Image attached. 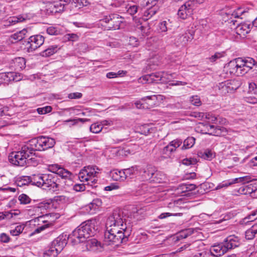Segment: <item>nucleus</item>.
<instances>
[{
    "label": "nucleus",
    "instance_id": "nucleus-6",
    "mask_svg": "<svg viewBox=\"0 0 257 257\" xmlns=\"http://www.w3.org/2000/svg\"><path fill=\"white\" fill-rule=\"evenodd\" d=\"M37 151H43L53 148L56 142L52 138L46 136H39L32 139Z\"/></svg>",
    "mask_w": 257,
    "mask_h": 257
},
{
    "label": "nucleus",
    "instance_id": "nucleus-43",
    "mask_svg": "<svg viewBox=\"0 0 257 257\" xmlns=\"http://www.w3.org/2000/svg\"><path fill=\"white\" fill-rule=\"evenodd\" d=\"M102 129V125L96 123H93L90 126V131L94 134H97L101 131Z\"/></svg>",
    "mask_w": 257,
    "mask_h": 257
},
{
    "label": "nucleus",
    "instance_id": "nucleus-16",
    "mask_svg": "<svg viewBox=\"0 0 257 257\" xmlns=\"http://www.w3.org/2000/svg\"><path fill=\"white\" fill-rule=\"evenodd\" d=\"M71 2V0H59L54 2L51 7L53 8V11L60 13L64 10L65 7Z\"/></svg>",
    "mask_w": 257,
    "mask_h": 257
},
{
    "label": "nucleus",
    "instance_id": "nucleus-25",
    "mask_svg": "<svg viewBox=\"0 0 257 257\" xmlns=\"http://www.w3.org/2000/svg\"><path fill=\"white\" fill-rule=\"evenodd\" d=\"M244 177H239L233 179L232 180H228L225 182H223L222 183L218 185L217 187V188H222L223 187H227L229 185L238 182H242L244 181Z\"/></svg>",
    "mask_w": 257,
    "mask_h": 257
},
{
    "label": "nucleus",
    "instance_id": "nucleus-15",
    "mask_svg": "<svg viewBox=\"0 0 257 257\" xmlns=\"http://www.w3.org/2000/svg\"><path fill=\"white\" fill-rule=\"evenodd\" d=\"M224 245L223 242L214 245L211 247L209 252L212 256H220L227 252Z\"/></svg>",
    "mask_w": 257,
    "mask_h": 257
},
{
    "label": "nucleus",
    "instance_id": "nucleus-48",
    "mask_svg": "<svg viewBox=\"0 0 257 257\" xmlns=\"http://www.w3.org/2000/svg\"><path fill=\"white\" fill-rule=\"evenodd\" d=\"M256 215H257L256 211V210L252 212L251 214H250L249 215H247L246 217L244 218L243 219V221L245 223H246L248 222L253 221L256 219V218H255L254 216H256ZM256 218H257V217H256Z\"/></svg>",
    "mask_w": 257,
    "mask_h": 257
},
{
    "label": "nucleus",
    "instance_id": "nucleus-10",
    "mask_svg": "<svg viewBox=\"0 0 257 257\" xmlns=\"http://www.w3.org/2000/svg\"><path fill=\"white\" fill-rule=\"evenodd\" d=\"M139 175L142 177L143 181H157L158 179H155L158 175V173L155 170V168L151 166H147L145 168L139 169Z\"/></svg>",
    "mask_w": 257,
    "mask_h": 257
},
{
    "label": "nucleus",
    "instance_id": "nucleus-40",
    "mask_svg": "<svg viewBox=\"0 0 257 257\" xmlns=\"http://www.w3.org/2000/svg\"><path fill=\"white\" fill-rule=\"evenodd\" d=\"M183 5L184 6V8H186L192 14L194 9L196 7L193 0H188Z\"/></svg>",
    "mask_w": 257,
    "mask_h": 257
},
{
    "label": "nucleus",
    "instance_id": "nucleus-41",
    "mask_svg": "<svg viewBox=\"0 0 257 257\" xmlns=\"http://www.w3.org/2000/svg\"><path fill=\"white\" fill-rule=\"evenodd\" d=\"M182 143V141L181 139H176L169 144V146L171 147L172 149H173L174 152H175L177 148L179 147L181 145Z\"/></svg>",
    "mask_w": 257,
    "mask_h": 257
},
{
    "label": "nucleus",
    "instance_id": "nucleus-54",
    "mask_svg": "<svg viewBox=\"0 0 257 257\" xmlns=\"http://www.w3.org/2000/svg\"><path fill=\"white\" fill-rule=\"evenodd\" d=\"M182 214H183L182 213H169V212H166V213H163L161 214L159 216V218L160 219H164V218H166L167 217H169V216H182Z\"/></svg>",
    "mask_w": 257,
    "mask_h": 257
},
{
    "label": "nucleus",
    "instance_id": "nucleus-13",
    "mask_svg": "<svg viewBox=\"0 0 257 257\" xmlns=\"http://www.w3.org/2000/svg\"><path fill=\"white\" fill-rule=\"evenodd\" d=\"M67 243L66 240V235L63 234L59 235L52 242L51 245L54 248L60 252Z\"/></svg>",
    "mask_w": 257,
    "mask_h": 257
},
{
    "label": "nucleus",
    "instance_id": "nucleus-31",
    "mask_svg": "<svg viewBox=\"0 0 257 257\" xmlns=\"http://www.w3.org/2000/svg\"><path fill=\"white\" fill-rule=\"evenodd\" d=\"M158 10V6H151L144 12V16L147 18V19H150L156 14Z\"/></svg>",
    "mask_w": 257,
    "mask_h": 257
},
{
    "label": "nucleus",
    "instance_id": "nucleus-7",
    "mask_svg": "<svg viewBox=\"0 0 257 257\" xmlns=\"http://www.w3.org/2000/svg\"><path fill=\"white\" fill-rule=\"evenodd\" d=\"M107 228H116L123 230H127L126 224H124L121 214L117 211H114L107 218L106 222Z\"/></svg>",
    "mask_w": 257,
    "mask_h": 257
},
{
    "label": "nucleus",
    "instance_id": "nucleus-5",
    "mask_svg": "<svg viewBox=\"0 0 257 257\" xmlns=\"http://www.w3.org/2000/svg\"><path fill=\"white\" fill-rule=\"evenodd\" d=\"M171 76V74L169 75L164 72H157L143 76L140 80L143 83H166Z\"/></svg>",
    "mask_w": 257,
    "mask_h": 257
},
{
    "label": "nucleus",
    "instance_id": "nucleus-58",
    "mask_svg": "<svg viewBox=\"0 0 257 257\" xmlns=\"http://www.w3.org/2000/svg\"><path fill=\"white\" fill-rule=\"evenodd\" d=\"M85 189V184H76L73 186V189L77 192L84 191Z\"/></svg>",
    "mask_w": 257,
    "mask_h": 257
},
{
    "label": "nucleus",
    "instance_id": "nucleus-14",
    "mask_svg": "<svg viewBox=\"0 0 257 257\" xmlns=\"http://www.w3.org/2000/svg\"><path fill=\"white\" fill-rule=\"evenodd\" d=\"M237 82V81L235 80H227L219 83L218 87L219 89H223V91L229 92L236 90L239 87L238 83H237V85H236Z\"/></svg>",
    "mask_w": 257,
    "mask_h": 257
},
{
    "label": "nucleus",
    "instance_id": "nucleus-64",
    "mask_svg": "<svg viewBox=\"0 0 257 257\" xmlns=\"http://www.w3.org/2000/svg\"><path fill=\"white\" fill-rule=\"evenodd\" d=\"M167 23L166 21H164L159 24L160 30L162 32H165L167 31Z\"/></svg>",
    "mask_w": 257,
    "mask_h": 257
},
{
    "label": "nucleus",
    "instance_id": "nucleus-62",
    "mask_svg": "<svg viewBox=\"0 0 257 257\" xmlns=\"http://www.w3.org/2000/svg\"><path fill=\"white\" fill-rule=\"evenodd\" d=\"M253 186L252 184L245 185V189L246 190L245 193L246 194H251L253 192H255L256 190L255 189H253Z\"/></svg>",
    "mask_w": 257,
    "mask_h": 257
},
{
    "label": "nucleus",
    "instance_id": "nucleus-1",
    "mask_svg": "<svg viewBox=\"0 0 257 257\" xmlns=\"http://www.w3.org/2000/svg\"><path fill=\"white\" fill-rule=\"evenodd\" d=\"M37 151L32 140H30L23 146L20 151L12 152L9 156V160L12 164L18 166H24L29 160H32L33 156Z\"/></svg>",
    "mask_w": 257,
    "mask_h": 257
},
{
    "label": "nucleus",
    "instance_id": "nucleus-33",
    "mask_svg": "<svg viewBox=\"0 0 257 257\" xmlns=\"http://www.w3.org/2000/svg\"><path fill=\"white\" fill-rule=\"evenodd\" d=\"M199 156L207 160H211L215 157V155L209 150H206L203 152H200Z\"/></svg>",
    "mask_w": 257,
    "mask_h": 257
},
{
    "label": "nucleus",
    "instance_id": "nucleus-51",
    "mask_svg": "<svg viewBox=\"0 0 257 257\" xmlns=\"http://www.w3.org/2000/svg\"><path fill=\"white\" fill-rule=\"evenodd\" d=\"M197 161L196 159L190 158L184 159L182 160V164L185 165H196Z\"/></svg>",
    "mask_w": 257,
    "mask_h": 257
},
{
    "label": "nucleus",
    "instance_id": "nucleus-52",
    "mask_svg": "<svg viewBox=\"0 0 257 257\" xmlns=\"http://www.w3.org/2000/svg\"><path fill=\"white\" fill-rule=\"evenodd\" d=\"M71 175V173L70 171L65 169L63 168H61V169L59 170V174L58 175H59L62 178H67L69 177Z\"/></svg>",
    "mask_w": 257,
    "mask_h": 257
},
{
    "label": "nucleus",
    "instance_id": "nucleus-56",
    "mask_svg": "<svg viewBox=\"0 0 257 257\" xmlns=\"http://www.w3.org/2000/svg\"><path fill=\"white\" fill-rule=\"evenodd\" d=\"M190 100L191 103L195 106H199L201 104L199 97L197 95L192 96Z\"/></svg>",
    "mask_w": 257,
    "mask_h": 257
},
{
    "label": "nucleus",
    "instance_id": "nucleus-27",
    "mask_svg": "<svg viewBox=\"0 0 257 257\" xmlns=\"http://www.w3.org/2000/svg\"><path fill=\"white\" fill-rule=\"evenodd\" d=\"M192 15V14L186 8H184L183 5L180 7L178 11V16L183 20L186 19L188 17L191 16Z\"/></svg>",
    "mask_w": 257,
    "mask_h": 257
},
{
    "label": "nucleus",
    "instance_id": "nucleus-30",
    "mask_svg": "<svg viewBox=\"0 0 257 257\" xmlns=\"http://www.w3.org/2000/svg\"><path fill=\"white\" fill-rule=\"evenodd\" d=\"M14 62L17 69L22 70L25 68L26 60L23 57L16 58L14 60Z\"/></svg>",
    "mask_w": 257,
    "mask_h": 257
},
{
    "label": "nucleus",
    "instance_id": "nucleus-20",
    "mask_svg": "<svg viewBox=\"0 0 257 257\" xmlns=\"http://www.w3.org/2000/svg\"><path fill=\"white\" fill-rule=\"evenodd\" d=\"M252 25L246 23L238 25L236 28V34L240 36H244L250 31Z\"/></svg>",
    "mask_w": 257,
    "mask_h": 257
},
{
    "label": "nucleus",
    "instance_id": "nucleus-8",
    "mask_svg": "<svg viewBox=\"0 0 257 257\" xmlns=\"http://www.w3.org/2000/svg\"><path fill=\"white\" fill-rule=\"evenodd\" d=\"M44 183L43 184L42 188L43 189H49L55 192L58 190L59 186L58 183L59 179L58 176L55 174H44L43 178Z\"/></svg>",
    "mask_w": 257,
    "mask_h": 257
},
{
    "label": "nucleus",
    "instance_id": "nucleus-47",
    "mask_svg": "<svg viewBox=\"0 0 257 257\" xmlns=\"http://www.w3.org/2000/svg\"><path fill=\"white\" fill-rule=\"evenodd\" d=\"M224 56V52H216L213 55L208 58V60L210 62H214L218 59Z\"/></svg>",
    "mask_w": 257,
    "mask_h": 257
},
{
    "label": "nucleus",
    "instance_id": "nucleus-17",
    "mask_svg": "<svg viewBox=\"0 0 257 257\" xmlns=\"http://www.w3.org/2000/svg\"><path fill=\"white\" fill-rule=\"evenodd\" d=\"M209 128H208V130L210 132L209 133V135L215 136H220L224 135L227 133L226 129L223 126H215L213 125H209Z\"/></svg>",
    "mask_w": 257,
    "mask_h": 257
},
{
    "label": "nucleus",
    "instance_id": "nucleus-38",
    "mask_svg": "<svg viewBox=\"0 0 257 257\" xmlns=\"http://www.w3.org/2000/svg\"><path fill=\"white\" fill-rule=\"evenodd\" d=\"M24 228V224L17 225L15 229L10 230V233L13 236L19 235L23 232Z\"/></svg>",
    "mask_w": 257,
    "mask_h": 257
},
{
    "label": "nucleus",
    "instance_id": "nucleus-9",
    "mask_svg": "<svg viewBox=\"0 0 257 257\" xmlns=\"http://www.w3.org/2000/svg\"><path fill=\"white\" fill-rule=\"evenodd\" d=\"M45 40V38L41 35H36L30 36L28 41H26L27 51L32 52L42 46Z\"/></svg>",
    "mask_w": 257,
    "mask_h": 257
},
{
    "label": "nucleus",
    "instance_id": "nucleus-22",
    "mask_svg": "<svg viewBox=\"0 0 257 257\" xmlns=\"http://www.w3.org/2000/svg\"><path fill=\"white\" fill-rule=\"evenodd\" d=\"M190 36L191 38L187 33L179 35L176 39L175 43L178 46H184L187 43L189 39H193V36L192 35Z\"/></svg>",
    "mask_w": 257,
    "mask_h": 257
},
{
    "label": "nucleus",
    "instance_id": "nucleus-36",
    "mask_svg": "<svg viewBox=\"0 0 257 257\" xmlns=\"http://www.w3.org/2000/svg\"><path fill=\"white\" fill-rule=\"evenodd\" d=\"M194 232V229L193 228H187L185 230L181 231L177 237L178 238H185L188 236L191 235Z\"/></svg>",
    "mask_w": 257,
    "mask_h": 257
},
{
    "label": "nucleus",
    "instance_id": "nucleus-35",
    "mask_svg": "<svg viewBox=\"0 0 257 257\" xmlns=\"http://www.w3.org/2000/svg\"><path fill=\"white\" fill-rule=\"evenodd\" d=\"M59 253L58 251H57L56 248L52 247V245L49 248L46 250L44 253V257H56L58 253Z\"/></svg>",
    "mask_w": 257,
    "mask_h": 257
},
{
    "label": "nucleus",
    "instance_id": "nucleus-59",
    "mask_svg": "<svg viewBox=\"0 0 257 257\" xmlns=\"http://www.w3.org/2000/svg\"><path fill=\"white\" fill-rule=\"evenodd\" d=\"M82 96V94L80 92H73L71 93L68 94V97L69 99H79L81 98Z\"/></svg>",
    "mask_w": 257,
    "mask_h": 257
},
{
    "label": "nucleus",
    "instance_id": "nucleus-21",
    "mask_svg": "<svg viewBox=\"0 0 257 257\" xmlns=\"http://www.w3.org/2000/svg\"><path fill=\"white\" fill-rule=\"evenodd\" d=\"M28 32L27 29H24L18 32L11 36V39L13 43H15L22 40Z\"/></svg>",
    "mask_w": 257,
    "mask_h": 257
},
{
    "label": "nucleus",
    "instance_id": "nucleus-42",
    "mask_svg": "<svg viewBox=\"0 0 257 257\" xmlns=\"http://www.w3.org/2000/svg\"><path fill=\"white\" fill-rule=\"evenodd\" d=\"M101 200L99 199H96L93 200L92 202L89 204L88 206L90 210H95L96 209H98V206L101 205Z\"/></svg>",
    "mask_w": 257,
    "mask_h": 257
},
{
    "label": "nucleus",
    "instance_id": "nucleus-44",
    "mask_svg": "<svg viewBox=\"0 0 257 257\" xmlns=\"http://www.w3.org/2000/svg\"><path fill=\"white\" fill-rule=\"evenodd\" d=\"M19 200L21 204H27L31 202V198L25 194H22L19 196Z\"/></svg>",
    "mask_w": 257,
    "mask_h": 257
},
{
    "label": "nucleus",
    "instance_id": "nucleus-63",
    "mask_svg": "<svg viewBox=\"0 0 257 257\" xmlns=\"http://www.w3.org/2000/svg\"><path fill=\"white\" fill-rule=\"evenodd\" d=\"M47 32L50 35H56L58 34V31L55 27H50L47 29Z\"/></svg>",
    "mask_w": 257,
    "mask_h": 257
},
{
    "label": "nucleus",
    "instance_id": "nucleus-37",
    "mask_svg": "<svg viewBox=\"0 0 257 257\" xmlns=\"http://www.w3.org/2000/svg\"><path fill=\"white\" fill-rule=\"evenodd\" d=\"M88 173H87L86 167H84L80 171L78 174V178L80 181H89L90 180Z\"/></svg>",
    "mask_w": 257,
    "mask_h": 257
},
{
    "label": "nucleus",
    "instance_id": "nucleus-60",
    "mask_svg": "<svg viewBox=\"0 0 257 257\" xmlns=\"http://www.w3.org/2000/svg\"><path fill=\"white\" fill-rule=\"evenodd\" d=\"M244 101L247 103H251V104H255L257 103V98L254 96H248L244 97Z\"/></svg>",
    "mask_w": 257,
    "mask_h": 257
},
{
    "label": "nucleus",
    "instance_id": "nucleus-2",
    "mask_svg": "<svg viewBox=\"0 0 257 257\" xmlns=\"http://www.w3.org/2000/svg\"><path fill=\"white\" fill-rule=\"evenodd\" d=\"M95 221L86 220L82 222L67 237L73 245L83 242L93 236L95 230Z\"/></svg>",
    "mask_w": 257,
    "mask_h": 257
},
{
    "label": "nucleus",
    "instance_id": "nucleus-34",
    "mask_svg": "<svg viewBox=\"0 0 257 257\" xmlns=\"http://www.w3.org/2000/svg\"><path fill=\"white\" fill-rule=\"evenodd\" d=\"M196 188V186L194 184H182L179 187V188L184 192L194 190Z\"/></svg>",
    "mask_w": 257,
    "mask_h": 257
},
{
    "label": "nucleus",
    "instance_id": "nucleus-45",
    "mask_svg": "<svg viewBox=\"0 0 257 257\" xmlns=\"http://www.w3.org/2000/svg\"><path fill=\"white\" fill-rule=\"evenodd\" d=\"M141 131V134L144 135H148V134L152 133L153 131L152 128L150 127V125L148 124H144L141 126L140 127Z\"/></svg>",
    "mask_w": 257,
    "mask_h": 257
},
{
    "label": "nucleus",
    "instance_id": "nucleus-3",
    "mask_svg": "<svg viewBox=\"0 0 257 257\" xmlns=\"http://www.w3.org/2000/svg\"><path fill=\"white\" fill-rule=\"evenodd\" d=\"M130 232L128 230H123L116 228H107L104 232V242L107 245H114L118 246L121 243L128 241Z\"/></svg>",
    "mask_w": 257,
    "mask_h": 257
},
{
    "label": "nucleus",
    "instance_id": "nucleus-19",
    "mask_svg": "<svg viewBox=\"0 0 257 257\" xmlns=\"http://www.w3.org/2000/svg\"><path fill=\"white\" fill-rule=\"evenodd\" d=\"M241 67L245 71V73L256 64L255 61L252 58L248 57L245 59L241 58Z\"/></svg>",
    "mask_w": 257,
    "mask_h": 257
},
{
    "label": "nucleus",
    "instance_id": "nucleus-49",
    "mask_svg": "<svg viewBox=\"0 0 257 257\" xmlns=\"http://www.w3.org/2000/svg\"><path fill=\"white\" fill-rule=\"evenodd\" d=\"M88 121H90L89 119L79 118L74 119H67V120H65L64 122H72V125H74L75 124H77L78 123V122H81L84 123V122H85Z\"/></svg>",
    "mask_w": 257,
    "mask_h": 257
},
{
    "label": "nucleus",
    "instance_id": "nucleus-4",
    "mask_svg": "<svg viewBox=\"0 0 257 257\" xmlns=\"http://www.w3.org/2000/svg\"><path fill=\"white\" fill-rule=\"evenodd\" d=\"M121 19H122V17L119 15L113 13L104 16L100 20V23L101 26L104 27V30H118L120 28V24L122 23Z\"/></svg>",
    "mask_w": 257,
    "mask_h": 257
},
{
    "label": "nucleus",
    "instance_id": "nucleus-26",
    "mask_svg": "<svg viewBox=\"0 0 257 257\" xmlns=\"http://www.w3.org/2000/svg\"><path fill=\"white\" fill-rule=\"evenodd\" d=\"M256 234H257V224L252 225L245 231V238L248 240L252 239L255 237Z\"/></svg>",
    "mask_w": 257,
    "mask_h": 257
},
{
    "label": "nucleus",
    "instance_id": "nucleus-53",
    "mask_svg": "<svg viewBox=\"0 0 257 257\" xmlns=\"http://www.w3.org/2000/svg\"><path fill=\"white\" fill-rule=\"evenodd\" d=\"M52 108L51 106H46L41 108H37V110L39 114H44L50 112Z\"/></svg>",
    "mask_w": 257,
    "mask_h": 257
},
{
    "label": "nucleus",
    "instance_id": "nucleus-18",
    "mask_svg": "<svg viewBox=\"0 0 257 257\" xmlns=\"http://www.w3.org/2000/svg\"><path fill=\"white\" fill-rule=\"evenodd\" d=\"M44 177V174L34 175L33 177H28V179L32 185L42 188Z\"/></svg>",
    "mask_w": 257,
    "mask_h": 257
},
{
    "label": "nucleus",
    "instance_id": "nucleus-57",
    "mask_svg": "<svg viewBox=\"0 0 257 257\" xmlns=\"http://www.w3.org/2000/svg\"><path fill=\"white\" fill-rule=\"evenodd\" d=\"M61 169V167H60L58 165L54 164L49 166V170L53 173L54 174L57 175L58 176L59 174V170Z\"/></svg>",
    "mask_w": 257,
    "mask_h": 257
},
{
    "label": "nucleus",
    "instance_id": "nucleus-61",
    "mask_svg": "<svg viewBox=\"0 0 257 257\" xmlns=\"http://www.w3.org/2000/svg\"><path fill=\"white\" fill-rule=\"evenodd\" d=\"M1 241L4 243H8L10 240V237L5 233H2L0 235Z\"/></svg>",
    "mask_w": 257,
    "mask_h": 257
},
{
    "label": "nucleus",
    "instance_id": "nucleus-55",
    "mask_svg": "<svg viewBox=\"0 0 257 257\" xmlns=\"http://www.w3.org/2000/svg\"><path fill=\"white\" fill-rule=\"evenodd\" d=\"M118 172L117 169H114L110 172V175L113 180L120 181V177Z\"/></svg>",
    "mask_w": 257,
    "mask_h": 257
},
{
    "label": "nucleus",
    "instance_id": "nucleus-46",
    "mask_svg": "<svg viewBox=\"0 0 257 257\" xmlns=\"http://www.w3.org/2000/svg\"><path fill=\"white\" fill-rule=\"evenodd\" d=\"M86 168L87 173H88V176L90 180L92 177L94 178L96 174L98 173V172L95 171L94 167L87 166Z\"/></svg>",
    "mask_w": 257,
    "mask_h": 257
},
{
    "label": "nucleus",
    "instance_id": "nucleus-28",
    "mask_svg": "<svg viewBox=\"0 0 257 257\" xmlns=\"http://www.w3.org/2000/svg\"><path fill=\"white\" fill-rule=\"evenodd\" d=\"M14 72H8L5 73H0L1 82L8 83L12 81V79H14L13 77Z\"/></svg>",
    "mask_w": 257,
    "mask_h": 257
},
{
    "label": "nucleus",
    "instance_id": "nucleus-39",
    "mask_svg": "<svg viewBox=\"0 0 257 257\" xmlns=\"http://www.w3.org/2000/svg\"><path fill=\"white\" fill-rule=\"evenodd\" d=\"M25 20L24 18H23L22 17H11L7 21L6 23L8 26L15 25L18 22H21Z\"/></svg>",
    "mask_w": 257,
    "mask_h": 257
},
{
    "label": "nucleus",
    "instance_id": "nucleus-24",
    "mask_svg": "<svg viewBox=\"0 0 257 257\" xmlns=\"http://www.w3.org/2000/svg\"><path fill=\"white\" fill-rule=\"evenodd\" d=\"M59 50L57 45H53L49 46L46 50L41 53V56L43 57H49L56 53Z\"/></svg>",
    "mask_w": 257,
    "mask_h": 257
},
{
    "label": "nucleus",
    "instance_id": "nucleus-12",
    "mask_svg": "<svg viewBox=\"0 0 257 257\" xmlns=\"http://www.w3.org/2000/svg\"><path fill=\"white\" fill-rule=\"evenodd\" d=\"M222 242L226 249V251L238 247L241 244L239 238L234 235L227 236Z\"/></svg>",
    "mask_w": 257,
    "mask_h": 257
},
{
    "label": "nucleus",
    "instance_id": "nucleus-29",
    "mask_svg": "<svg viewBox=\"0 0 257 257\" xmlns=\"http://www.w3.org/2000/svg\"><path fill=\"white\" fill-rule=\"evenodd\" d=\"M195 139L194 137H188L183 142V145L181 147L182 150L191 148L195 144Z\"/></svg>",
    "mask_w": 257,
    "mask_h": 257
},
{
    "label": "nucleus",
    "instance_id": "nucleus-23",
    "mask_svg": "<svg viewBox=\"0 0 257 257\" xmlns=\"http://www.w3.org/2000/svg\"><path fill=\"white\" fill-rule=\"evenodd\" d=\"M85 245V249L90 250L93 247H96L100 244V243L95 238H88L86 241L83 242Z\"/></svg>",
    "mask_w": 257,
    "mask_h": 257
},
{
    "label": "nucleus",
    "instance_id": "nucleus-50",
    "mask_svg": "<svg viewBox=\"0 0 257 257\" xmlns=\"http://www.w3.org/2000/svg\"><path fill=\"white\" fill-rule=\"evenodd\" d=\"M174 152L173 149L171 148L169 145L165 147L162 150V154L165 155V157H170L172 153Z\"/></svg>",
    "mask_w": 257,
    "mask_h": 257
},
{
    "label": "nucleus",
    "instance_id": "nucleus-32",
    "mask_svg": "<svg viewBox=\"0 0 257 257\" xmlns=\"http://www.w3.org/2000/svg\"><path fill=\"white\" fill-rule=\"evenodd\" d=\"M126 177L132 178V176L139 174V168L138 166H132L131 168L125 169Z\"/></svg>",
    "mask_w": 257,
    "mask_h": 257
},
{
    "label": "nucleus",
    "instance_id": "nucleus-11",
    "mask_svg": "<svg viewBox=\"0 0 257 257\" xmlns=\"http://www.w3.org/2000/svg\"><path fill=\"white\" fill-rule=\"evenodd\" d=\"M241 58H238L235 60L228 63L227 68L231 74L236 76H241L245 74V71L241 67Z\"/></svg>",
    "mask_w": 257,
    "mask_h": 257
}]
</instances>
